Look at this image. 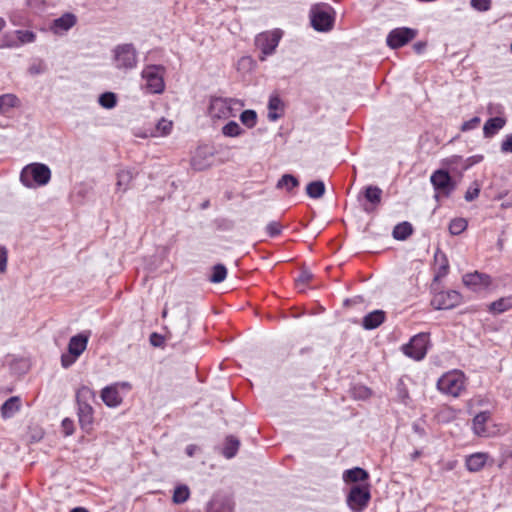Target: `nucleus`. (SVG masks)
Returning a JSON list of instances; mask_svg holds the SVG:
<instances>
[{"label":"nucleus","instance_id":"nucleus-54","mask_svg":"<svg viewBox=\"0 0 512 512\" xmlns=\"http://www.w3.org/2000/svg\"><path fill=\"white\" fill-rule=\"evenodd\" d=\"M77 22V18L74 14L66 13V31L73 27Z\"/></svg>","mask_w":512,"mask_h":512},{"label":"nucleus","instance_id":"nucleus-49","mask_svg":"<svg viewBox=\"0 0 512 512\" xmlns=\"http://www.w3.org/2000/svg\"><path fill=\"white\" fill-rule=\"evenodd\" d=\"M370 395L371 391L367 387L360 386L354 388V396L357 398L365 399L368 398Z\"/></svg>","mask_w":512,"mask_h":512},{"label":"nucleus","instance_id":"nucleus-59","mask_svg":"<svg viewBox=\"0 0 512 512\" xmlns=\"http://www.w3.org/2000/svg\"><path fill=\"white\" fill-rule=\"evenodd\" d=\"M196 449H197V446H195V445H188V446L186 447V454H187L189 457H192V456L194 455V453H195Z\"/></svg>","mask_w":512,"mask_h":512},{"label":"nucleus","instance_id":"nucleus-57","mask_svg":"<svg viewBox=\"0 0 512 512\" xmlns=\"http://www.w3.org/2000/svg\"><path fill=\"white\" fill-rule=\"evenodd\" d=\"M425 47H426V43H425V42H417V43H415V44L413 45L414 50H415L418 54L422 53V52L424 51Z\"/></svg>","mask_w":512,"mask_h":512},{"label":"nucleus","instance_id":"nucleus-42","mask_svg":"<svg viewBox=\"0 0 512 512\" xmlns=\"http://www.w3.org/2000/svg\"><path fill=\"white\" fill-rule=\"evenodd\" d=\"M16 34L19 42L22 44L33 42L36 38L35 34L31 31L19 30L16 32Z\"/></svg>","mask_w":512,"mask_h":512},{"label":"nucleus","instance_id":"nucleus-11","mask_svg":"<svg viewBox=\"0 0 512 512\" xmlns=\"http://www.w3.org/2000/svg\"><path fill=\"white\" fill-rule=\"evenodd\" d=\"M428 342V335L419 333L413 336L409 343L402 346V351L406 356L414 360H422L427 353Z\"/></svg>","mask_w":512,"mask_h":512},{"label":"nucleus","instance_id":"nucleus-28","mask_svg":"<svg viewBox=\"0 0 512 512\" xmlns=\"http://www.w3.org/2000/svg\"><path fill=\"white\" fill-rule=\"evenodd\" d=\"M306 193L310 198H321L325 193V184L321 180L312 181L306 187Z\"/></svg>","mask_w":512,"mask_h":512},{"label":"nucleus","instance_id":"nucleus-9","mask_svg":"<svg viewBox=\"0 0 512 512\" xmlns=\"http://www.w3.org/2000/svg\"><path fill=\"white\" fill-rule=\"evenodd\" d=\"M90 334V331H83L70 338L66 351V368L74 364L86 350Z\"/></svg>","mask_w":512,"mask_h":512},{"label":"nucleus","instance_id":"nucleus-44","mask_svg":"<svg viewBox=\"0 0 512 512\" xmlns=\"http://www.w3.org/2000/svg\"><path fill=\"white\" fill-rule=\"evenodd\" d=\"M43 437V431L38 426L29 427L28 439L31 442L39 441Z\"/></svg>","mask_w":512,"mask_h":512},{"label":"nucleus","instance_id":"nucleus-58","mask_svg":"<svg viewBox=\"0 0 512 512\" xmlns=\"http://www.w3.org/2000/svg\"><path fill=\"white\" fill-rule=\"evenodd\" d=\"M412 428H413L414 432L417 433L418 435H420V436H424L425 435L424 428L421 427L418 423H414Z\"/></svg>","mask_w":512,"mask_h":512},{"label":"nucleus","instance_id":"nucleus-1","mask_svg":"<svg viewBox=\"0 0 512 512\" xmlns=\"http://www.w3.org/2000/svg\"><path fill=\"white\" fill-rule=\"evenodd\" d=\"M95 402V393L86 386L79 388L76 392L77 414L81 427L89 430L94 421L92 403Z\"/></svg>","mask_w":512,"mask_h":512},{"label":"nucleus","instance_id":"nucleus-15","mask_svg":"<svg viewBox=\"0 0 512 512\" xmlns=\"http://www.w3.org/2000/svg\"><path fill=\"white\" fill-rule=\"evenodd\" d=\"M334 18L329 8L315 7L311 10V24L317 31H329L333 27Z\"/></svg>","mask_w":512,"mask_h":512},{"label":"nucleus","instance_id":"nucleus-10","mask_svg":"<svg viewBox=\"0 0 512 512\" xmlns=\"http://www.w3.org/2000/svg\"><path fill=\"white\" fill-rule=\"evenodd\" d=\"M383 191L376 185H368L363 188L358 196L362 209L368 213H374L382 202Z\"/></svg>","mask_w":512,"mask_h":512},{"label":"nucleus","instance_id":"nucleus-46","mask_svg":"<svg viewBox=\"0 0 512 512\" xmlns=\"http://www.w3.org/2000/svg\"><path fill=\"white\" fill-rule=\"evenodd\" d=\"M471 5L479 11H487L490 9L491 0H471Z\"/></svg>","mask_w":512,"mask_h":512},{"label":"nucleus","instance_id":"nucleus-62","mask_svg":"<svg viewBox=\"0 0 512 512\" xmlns=\"http://www.w3.org/2000/svg\"><path fill=\"white\" fill-rule=\"evenodd\" d=\"M421 455V452L416 450L411 454V459L416 460Z\"/></svg>","mask_w":512,"mask_h":512},{"label":"nucleus","instance_id":"nucleus-20","mask_svg":"<svg viewBox=\"0 0 512 512\" xmlns=\"http://www.w3.org/2000/svg\"><path fill=\"white\" fill-rule=\"evenodd\" d=\"M506 125V119L503 117L489 118L483 127V135L485 138H491L496 135Z\"/></svg>","mask_w":512,"mask_h":512},{"label":"nucleus","instance_id":"nucleus-29","mask_svg":"<svg viewBox=\"0 0 512 512\" xmlns=\"http://www.w3.org/2000/svg\"><path fill=\"white\" fill-rule=\"evenodd\" d=\"M512 307V298H500L494 302H492L489 306L490 312L494 314H500Z\"/></svg>","mask_w":512,"mask_h":512},{"label":"nucleus","instance_id":"nucleus-38","mask_svg":"<svg viewBox=\"0 0 512 512\" xmlns=\"http://www.w3.org/2000/svg\"><path fill=\"white\" fill-rule=\"evenodd\" d=\"M467 228V221L464 218H455L449 224V231L452 235H459Z\"/></svg>","mask_w":512,"mask_h":512},{"label":"nucleus","instance_id":"nucleus-56","mask_svg":"<svg viewBox=\"0 0 512 512\" xmlns=\"http://www.w3.org/2000/svg\"><path fill=\"white\" fill-rule=\"evenodd\" d=\"M44 70V65L39 63L30 67L29 71L31 74H39Z\"/></svg>","mask_w":512,"mask_h":512},{"label":"nucleus","instance_id":"nucleus-60","mask_svg":"<svg viewBox=\"0 0 512 512\" xmlns=\"http://www.w3.org/2000/svg\"><path fill=\"white\" fill-rule=\"evenodd\" d=\"M73 432V428H72V422L66 418V435H69Z\"/></svg>","mask_w":512,"mask_h":512},{"label":"nucleus","instance_id":"nucleus-45","mask_svg":"<svg viewBox=\"0 0 512 512\" xmlns=\"http://www.w3.org/2000/svg\"><path fill=\"white\" fill-rule=\"evenodd\" d=\"M171 128L172 122L166 119H161L156 126L157 131H159L162 135L168 134Z\"/></svg>","mask_w":512,"mask_h":512},{"label":"nucleus","instance_id":"nucleus-51","mask_svg":"<svg viewBox=\"0 0 512 512\" xmlns=\"http://www.w3.org/2000/svg\"><path fill=\"white\" fill-rule=\"evenodd\" d=\"M463 162V158L461 156H458V155H453L449 158H447L444 162V164L451 168L452 170H454V166L455 165H458L459 163Z\"/></svg>","mask_w":512,"mask_h":512},{"label":"nucleus","instance_id":"nucleus-41","mask_svg":"<svg viewBox=\"0 0 512 512\" xmlns=\"http://www.w3.org/2000/svg\"><path fill=\"white\" fill-rule=\"evenodd\" d=\"M313 278V274L308 270H302L296 279V286L302 289V286L306 285Z\"/></svg>","mask_w":512,"mask_h":512},{"label":"nucleus","instance_id":"nucleus-37","mask_svg":"<svg viewBox=\"0 0 512 512\" xmlns=\"http://www.w3.org/2000/svg\"><path fill=\"white\" fill-rule=\"evenodd\" d=\"M18 99L15 95L6 94L0 97V112L4 113L9 108L15 107L17 105Z\"/></svg>","mask_w":512,"mask_h":512},{"label":"nucleus","instance_id":"nucleus-13","mask_svg":"<svg viewBox=\"0 0 512 512\" xmlns=\"http://www.w3.org/2000/svg\"><path fill=\"white\" fill-rule=\"evenodd\" d=\"M370 500V491L367 487L354 485L347 496V504L352 510H363Z\"/></svg>","mask_w":512,"mask_h":512},{"label":"nucleus","instance_id":"nucleus-21","mask_svg":"<svg viewBox=\"0 0 512 512\" xmlns=\"http://www.w3.org/2000/svg\"><path fill=\"white\" fill-rule=\"evenodd\" d=\"M385 320V312L382 310H375L364 316L362 326L366 330H372L379 327Z\"/></svg>","mask_w":512,"mask_h":512},{"label":"nucleus","instance_id":"nucleus-53","mask_svg":"<svg viewBox=\"0 0 512 512\" xmlns=\"http://www.w3.org/2000/svg\"><path fill=\"white\" fill-rule=\"evenodd\" d=\"M7 263V251L5 248H0V272H4L6 270Z\"/></svg>","mask_w":512,"mask_h":512},{"label":"nucleus","instance_id":"nucleus-16","mask_svg":"<svg viewBox=\"0 0 512 512\" xmlns=\"http://www.w3.org/2000/svg\"><path fill=\"white\" fill-rule=\"evenodd\" d=\"M490 418L491 413L489 411H482L475 415L472 420V430L475 435L479 437H488L490 435V431L486 426Z\"/></svg>","mask_w":512,"mask_h":512},{"label":"nucleus","instance_id":"nucleus-18","mask_svg":"<svg viewBox=\"0 0 512 512\" xmlns=\"http://www.w3.org/2000/svg\"><path fill=\"white\" fill-rule=\"evenodd\" d=\"M101 399L108 407H117L122 403V397L117 384L107 386L101 391Z\"/></svg>","mask_w":512,"mask_h":512},{"label":"nucleus","instance_id":"nucleus-50","mask_svg":"<svg viewBox=\"0 0 512 512\" xmlns=\"http://www.w3.org/2000/svg\"><path fill=\"white\" fill-rule=\"evenodd\" d=\"M51 30L57 34V35H60L61 32L64 30V16L56 19L54 22H53V25L51 26Z\"/></svg>","mask_w":512,"mask_h":512},{"label":"nucleus","instance_id":"nucleus-39","mask_svg":"<svg viewBox=\"0 0 512 512\" xmlns=\"http://www.w3.org/2000/svg\"><path fill=\"white\" fill-rule=\"evenodd\" d=\"M222 133L228 137H236L242 133V129L237 122L230 121L222 128Z\"/></svg>","mask_w":512,"mask_h":512},{"label":"nucleus","instance_id":"nucleus-47","mask_svg":"<svg viewBox=\"0 0 512 512\" xmlns=\"http://www.w3.org/2000/svg\"><path fill=\"white\" fill-rule=\"evenodd\" d=\"M502 153H512V134L506 135L500 146Z\"/></svg>","mask_w":512,"mask_h":512},{"label":"nucleus","instance_id":"nucleus-40","mask_svg":"<svg viewBox=\"0 0 512 512\" xmlns=\"http://www.w3.org/2000/svg\"><path fill=\"white\" fill-rule=\"evenodd\" d=\"M480 189L481 185L477 181H474L473 184L468 188V190L465 193V200L467 202L475 200L479 196Z\"/></svg>","mask_w":512,"mask_h":512},{"label":"nucleus","instance_id":"nucleus-22","mask_svg":"<svg viewBox=\"0 0 512 512\" xmlns=\"http://www.w3.org/2000/svg\"><path fill=\"white\" fill-rule=\"evenodd\" d=\"M240 447V441L233 435H229L226 437L224 446L222 449V454L225 458L231 459L236 456Z\"/></svg>","mask_w":512,"mask_h":512},{"label":"nucleus","instance_id":"nucleus-23","mask_svg":"<svg viewBox=\"0 0 512 512\" xmlns=\"http://www.w3.org/2000/svg\"><path fill=\"white\" fill-rule=\"evenodd\" d=\"M206 156L207 152L204 149H198L191 159V166L193 169L202 171L208 168L211 165V162Z\"/></svg>","mask_w":512,"mask_h":512},{"label":"nucleus","instance_id":"nucleus-19","mask_svg":"<svg viewBox=\"0 0 512 512\" xmlns=\"http://www.w3.org/2000/svg\"><path fill=\"white\" fill-rule=\"evenodd\" d=\"M463 283L473 288L474 290H478L482 287H487L490 284V277L486 274H481L479 272L468 273L463 276Z\"/></svg>","mask_w":512,"mask_h":512},{"label":"nucleus","instance_id":"nucleus-34","mask_svg":"<svg viewBox=\"0 0 512 512\" xmlns=\"http://www.w3.org/2000/svg\"><path fill=\"white\" fill-rule=\"evenodd\" d=\"M133 179V173L130 170H121L117 174V187L122 190H126L128 184Z\"/></svg>","mask_w":512,"mask_h":512},{"label":"nucleus","instance_id":"nucleus-7","mask_svg":"<svg viewBox=\"0 0 512 512\" xmlns=\"http://www.w3.org/2000/svg\"><path fill=\"white\" fill-rule=\"evenodd\" d=\"M430 181L436 191L435 198L437 200L439 197H449L456 189V182L445 169H438L434 171L430 177Z\"/></svg>","mask_w":512,"mask_h":512},{"label":"nucleus","instance_id":"nucleus-52","mask_svg":"<svg viewBox=\"0 0 512 512\" xmlns=\"http://www.w3.org/2000/svg\"><path fill=\"white\" fill-rule=\"evenodd\" d=\"M483 160L482 155H474L465 160V165L463 166V170H467L469 167H471L474 164H477Z\"/></svg>","mask_w":512,"mask_h":512},{"label":"nucleus","instance_id":"nucleus-26","mask_svg":"<svg viewBox=\"0 0 512 512\" xmlns=\"http://www.w3.org/2000/svg\"><path fill=\"white\" fill-rule=\"evenodd\" d=\"M20 409V399L17 396L9 398L1 407V414L8 418L13 416Z\"/></svg>","mask_w":512,"mask_h":512},{"label":"nucleus","instance_id":"nucleus-2","mask_svg":"<svg viewBox=\"0 0 512 512\" xmlns=\"http://www.w3.org/2000/svg\"><path fill=\"white\" fill-rule=\"evenodd\" d=\"M51 178V171L48 166L42 163H31L26 165L20 174L21 183L27 188H37L46 185Z\"/></svg>","mask_w":512,"mask_h":512},{"label":"nucleus","instance_id":"nucleus-3","mask_svg":"<svg viewBox=\"0 0 512 512\" xmlns=\"http://www.w3.org/2000/svg\"><path fill=\"white\" fill-rule=\"evenodd\" d=\"M466 387V377L459 370L443 374L437 381V388L443 394L459 397Z\"/></svg>","mask_w":512,"mask_h":512},{"label":"nucleus","instance_id":"nucleus-30","mask_svg":"<svg viewBox=\"0 0 512 512\" xmlns=\"http://www.w3.org/2000/svg\"><path fill=\"white\" fill-rule=\"evenodd\" d=\"M277 188H285L288 192H291L294 188L299 186V181L296 177L291 174H284L277 182Z\"/></svg>","mask_w":512,"mask_h":512},{"label":"nucleus","instance_id":"nucleus-61","mask_svg":"<svg viewBox=\"0 0 512 512\" xmlns=\"http://www.w3.org/2000/svg\"><path fill=\"white\" fill-rule=\"evenodd\" d=\"M70 512H89L88 509L84 508V507H76V508H73Z\"/></svg>","mask_w":512,"mask_h":512},{"label":"nucleus","instance_id":"nucleus-17","mask_svg":"<svg viewBox=\"0 0 512 512\" xmlns=\"http://www.w3.org/2000/svg\"><path fill=\"white\" fill-rule=\"evenodd\" d=\"M489 459V454L485 452H476L468 455L465 459V466L469 472L475 473L481 471Z\"/></svg>","mask_w":512,"mask_h":512},{"label":"nucleus","instance_id":"nucleus-4","mask_svg":"<svg viewBox=\"0 0 512 512\" xmlns=\"http://www.w3.org/2000/svg\"><path fill=\"white\" fill-rule=\"evenodd\" d=\"M137 62V50L133 44H119L113 49V63L117 69L123 71L134 69Z\"/></svg>","mask_w":512,"mask_h":512},{"label":"nucleus","instance_id":"nucleus-63","mask_svg":"<svg viewBox=\"0 0 512 512\" xmlns=\"http://www.w3.org/2000/svg\"><path fill=\"white\" fill-rule=\"evenodd\" d=\"M400 397H401V398H402V400L404 401V400H405V398H407V397H408V393H407V391H402V392H400Z\"/></svg>","mask_w":512,"mask_h":512},{"label":"nucleus","instance_id":"nucleus-12","mask_svg":"<svg viewBox=\"0 0 512 512\" xmlns=\"http://www.w3.org/2000/svg\"><path fill=\"white\" fill-rule=\"evenodd\" d=\"M461 302V295L455 290L441 291L434 295L431 305L437 310H448Z\"/></svg>","mask_w":512,"mask_h":512},{"label":"nucleus","instance_id":"nucleus-64","mask_svg":"<svg viewBox=\"0 0 512 512\" xmlns=\"http://www.w3.org/2000/svg\"><path fill=\"white\" fill-rule=\"evenodd\" d=\"M245 62H250V59L249 58H242L240 60V63H245Z\"/></svg>","mask_w":512,"mask_h":512},{"label":"nucleus","instance_id":"nucleus-48","mask_svg":"<svg viewBox=\"0 0 512 512\" xmlns=\"http://www.w3.org/2000/svg\"><path fill=\"white\" fill-rule=\"evenodd\" d=\"M480 121H481L480 118L475 116L472 119L464 122L462 124V126H461V130L462 131L472 130V129L476 128L479 125Z\"/></svg>","mask_w":512,"mask_h":512},{"label":"nucleus","instance_id":"nucleus-31","mask_svg":"<svg viewBox=\"0 0 512 512\" xmlns=\"http://www.w3.org/2000/svg\"><path fill=\"white\" fill-rule=\"evenodd\" d=\"M190 495V491L188 486L186 485H179L175 488L173 493V502L175 504H182L185 503Z\"/></svg>","mask_w":512,"mask_h":512},{"label":"nucleus","instance_id":"nucleus-14","mask_svg":"<svg viewBox=\"0 0 512 512\" xmlns=\"http://www.w3.org/2000/svg\"><path fill=\"white\" fill-rule=\"evenodd\" d=\"M417 31L407 27L395 28L387 36V45L392 49L400 48L413 40Z\"/></svg>","mask_w":512,"mask_h":512},{"label":"nucleus","instance_id":"nucleus-36","mask_svg":"<svg viewBox=\"0 0 512 512\" xmlns=\"http://www.w3.org/2000/svg\"><path fill=\"white\" fill-rule=\"evenodd\" d=\"M240 120L246 127L253 128L257 123V113L254 110H244L240 115Z\"/></svg>","mask_w":512,"mask_h":512},{"label":"nucleus","instance_id":"nucleus-32","mask_svg":"<svg viewBox=\"0 0 512 512\" xmlns=\"http://www.w3.org/2000/svg\"><path fill=\"white\" fill-rule=\"evenodd\" d=\"M282 105H283V103L278 96L270 97L269 102H268V109H269L268 118H269V120L275 121L279 118V115L275 111L282 108Z\"/></svg>","mask_w":512,"mask_h":512},{"label":"nucleus","instance_id":"nucleus-27","mask_svg":"<svg viewBox=\"0 0 512 512\" xmlns=\"http://www.w3.org/2000/svg\"><path fill=\"white\" fill-rule=\"evenodd\" d=\"M413 232L412 225L409 222H402L397 224L392 232L396 240H406Z\"/></svg>","mask_w":512,"mask_h":512},{"label":"nucleus","instance_id":"nucleus-25","mask_svg":"<svg viewBox=\"0 0 512 512\" xmlns=\"http://www.w3.org/2000/svg\"><path fill=\"white\" fill-rule=\"evenodd\" d=\"M343 479L346 482L356 483L359 481H365L368 479V473L359 467L346 470L343 474Z\"/></svg>","mask_w":512,"mask_h":512},{"label":"nucleus","instance_id":"nucleus-35","mask_svg":"<svg viewBox=\"0 0 512 512\" xmlns=\"http://www.w3.org/2000/svg\"><path fill=\"white\" fill-rule=\"evenodd\" d=\"M99 104L106 109H112L117 104V97L113 92H105L99 97Z\"/></svg>","mask_w":512,"mask_h":512},{"label":"nucleus","instance_id":"nucleus-55","mask_svg":"<svg viewBox=\"0 0 512 512\" xmlns=\"http://www.w3.org/2000/svg\"><path fill=\"white\" fill-rule=\"evenodd\" d=\"M150 342L153 346L158 347V346H161V344L163 342V338L160 335L153 333L150 336Z\"/></svg>","mask_w":512,"mask_h":512},{"label":"nucleus","instance_id":"nucleus-43","mask_svg":"<svg viewBox=\"0 0 512 512\" xmlns=\"http://www.w3.org/2000/svg\"><path fill=\"white\" fill-rule=\"evenodd\" d=\"M282 231V226L279 222L272 221L267 224L266 232L270 237L278 236Z\"/></svg>","mask_w":512,"mask_h":512},{"label":"nucleus","instance_id":"nucleus-33","mask_svg":"<svg viewBox=\"0 0 512 512\" xmlns=\"http://www.w3.org/2000/svg\"><path fill=\"white\" fill-rule=\"evenodd\" d=\"M227 276V269L223 264H217L212 269V274L209 277V280L212 283H221L225 280Z\"/></svg>","mask_w":512,"mask_h":512},{"label":"nucleus","instance_id":"nucleus-8","mask_svg":"<svg viewBox=\"0 0 512 512\" xmlns=\"http://www.w3.org/2000/svg\"><path fill=\"white\" fill-rule=\"evenodd\" d=\"M281 37L282 32L279 29L262 32L256 36L255 45L262 53L259 57L261 61H264L267 56L275 52Z\"/></svg>","mask_w":512,"mask_h":512},{"label":"nucleus","instance_id":"nucleus-6","mask_svg":"<svg viewBox=\"0 0 512 512\" xmlns=\"http://www.w3.org/2000/svg\"><path fill=\"white\" fill-rule=\"evenodd\" d=\"M234 105L243 104L232 98L212 97L208 108V113L215 119H227L235 116Z\"/></svg>","mask_w":512,"mask_h":512},{"label":"nucleus","instance_id":"nucleus-5","mask_svg":"<svg viewBox=\"0 0 512 512\" xmlns=\"http://www.w3.org/2000/svg\"><path fill=\"white\" fill-rule=\"evenodd\" d=\"M165 68L161 65H148L142 70V78L145 81L144 88L148 93L160 94L165 89Z\"/></svg>","mask_w":512,"mask_h":512},{"label":"nucleus","instance_id":"nucleus-24","mask_svg":"<svg viewBox=\"0 0 512 512\" xmlns=\"http://www.w3.org/2000/svg\"><path fill=\"white\" fill-rule=\"evenodd\" d=\"M435 262L438 265L434 280L437 281L440 278L446 276L449 271V263L444 253L436 252L434 256Z\"/></svg>","mask_w":512,"mask_h":512}]
</instances>
